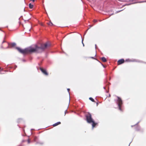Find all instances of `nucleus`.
<instances>
[{
	"mask_svg": "<svg viewBox=\"0 0 146 146\" xmlns=\"http://www.w3.org/2000/svg\"><path fill=\"white\" fill-rule=\"evenodd\" d=\"M48 24L50 26H52L53 25V23L51 22H50L49 23H48Z\"/></svg>",
	"mask_w": 146,
	"mask_h": 146,
	"instance_id": "nucleus-12",
	"label": "nucleus"
},
{
	"mask_svg": "<svg viewBox=\"0 0 146 146\" xmlns=\"http://www.w3.org/2000/svg\"><path fill=\"white\" fill-rule=\"evenodd\" d=\"M101 64L104 68H105V67L102 64Z\"/></svg>",
	"mask_w": 146,
	"mask_h": 146,
	"instance_id": "nucleus-22",
	"label": "nucleus"
},
{
	"mask_svg": "<svg viewBox=\"0 0 146 146\" xmlns=\"http://www.w3.org/2000/svg\"><path fill=\"white\" fill-rule=\"evenodd\" d=\"M29 7L30 9H32L34 7V5H32L31 3H30L29 4Z\"/></svg>",
	"mask_w": 146,
	"mask_h": 146,
	"instance_id": "nucleus-9",
	"label": "nucleus"
},
{
	"mask_svg": "<svg viewBox=\"0 0 146 146\" xmlns=\"http://www.w3.org/2000/svg\"><path fill=\"white\" fill-rule=\"evenodd\" d=\"M30 30H31V29H29V31H30Z\"/></svg>",
	"mask_w": 146,
	"mask_h": 146,
	"instance_id": "nucleus-29",
	"label": "nucleus"
},
{
	"mask_svg": "<svg viewBox=\"0 0 146 146\" xmlns=\"http://www.w3.org/2000/svg\"><path fill=\"white\" fill-rule=\"evenodd\" d=\"M95 48H96V44H95Z\"/></svg>",
	"mask_w": 146,
	"mask_h": 146,
	"instance_id": "nucleus-26",
	"label": "nucleus"
},
{
	"mask_svg": "<svg viewBox=\"0 0 146 146\" xmlns=\"http://www.w3.org/2000/svg\"><path fill=\"white\" fill-rule=\"evenodd\" d=\"M83 39L82 38V44H83V46H84V43L83 42Z\"/></svg>",
	"mask_w": 146,
	"mask_h": 146,
	"instance_id": "nucleus-14",
	"label": "nucleus"
},
{
	"mask_svg": "<svg viewBox=\"0 0 146 146\" xmlns=\"http://www.w3.org/2000/svg\"><path fill=\"white\" fill-rule=\"evenodd\" d=\"M24 11H25V9H24Z\"/></svg>",
	"mask_w": 146,
	"mask_h": 146,
	"instance_id": "nucleus-31",
	"label": "nucleus"
},
{
	"mask_svg": "<svg viewBox=\"0 0 146 146\" xmlns=\"http://www.w3.org/2000/svg\"><path fill=\"white\" fill-rule=\"evenodd\" d=\"M5 42V40H3V42H2V43H4V42Z\"/></svg>",
	"mask_w": 146,
	"mask_h": 146,
	"instance_id": "nucleus-23",
	"label": "nucleus"
},
{
	"mask_svg": "<svg viewBox=\"0 0 146 146\" xmlns=\"http://www.w3.org/2000/svg\"><path fill=\"white\" fill-rule=\"evenodd\" d=\"M28 143H30V139H29L28 140Z\"/></svg>",
	"mask_w": 146,
	"mask_h": 146,
	"instance_id": "nucleus-16",
	"label": "nucleus"
},
{
	"mask_svg": "<svg viewBox=\"0 0 146 146\" xmlns=\"http://www.w3.org/2000/svg\"><path fill=\"white\" fill-rule=\"evenodd\" d=\"M133 125H131V127H133Z\"/></svg>",
	"mask_w": 146,
	"mask_h": 146,
	"instance_id": "nucleus-30",
	"label": "nucleus"
},
{
	"mask_svg": "<svg viewBox=\"0 0 146 146\" xmlns=\"http://www.w3.org/2000/svg\"><path fill=\"white\" fill-rule=\"evenodd\" d=\"M66 112H67V110H66L65 111V114H64V115H65L66 114Z\"/></svg>",
	"mask_w": 146,
	"mask_h": 146,
	"instance_id": "nucleus-20",
	"label": "nucleus"
},
{
	"mask_svg": "<svg viewBox=\"0 0 146 146\" xmlns=\"http://www.w3.org/2000/svg\"><path fill=\"white\" fill-rule=\"evenodd\" d=\"M86 116L87 122L89 123H92V128L93 129L97 123L95 122L92 117L90 113H88L86 115Z\"/></svg>",
	"mask_w": 146,
	"mask_h": 146,
	"instance_id": "nucleus-2",
	"label": "nucleus"
},
{
	"mask_svg": "<svg viewBox=\"0 0 146 146\" xmlns=\"http://www.w3.org/2000/svg\"><path fill=\"white\" fill-rule=\"evenodd\" d=\"M9 44V46H8L7 48H10L11 47H13L16 45V44L15 43H11L10 44Z\"/></svg>",
	"mask_w": 146,
	"mask_h": 146,
	"instance_id": "nucleus-6",
	"label": "nucleus"
},
{
	"mask_svg": "<svg viewBox=\"0 0 146 146\" xmlns=\"http://www.w3.org/2000/svg\"><path fill=\"white\" fill-rule=\"evenodd\" d=\"M140 127L139 126H138L136 128V130L139 131L140 129Z\"/></svg>",
	"mask_w": 146,
	"mask_h": 146,
	"instance_id": "nucleus-13",
	"label": "nucleus"
},
{
	"mask_svg": "<svg viewBox=\"0 0 146 146\" xmlns=\"http://www.w3.org/2000/svg\"><path fill=\"white\" fill-rule=\"evenodd\" d=\"M70 90V89H69V88H68L67 89V90H68V92L69 94H70V93L69 92V91Z\"/></svg>",
	"mask_w": 146,
	"mask_h": 146,
	"instance_id": "nucleus-18",
	"label": "nucleus"
},
{
	"mask_svg": "<svg viewBox=\"0 0 146 146\" xmlns=\"http://www.w3.org/2000/svg\"><path fill=\"white\" fill-rule=\"evenodd\" d=\"M104 89H105V87H104Z\"/></svg>",
	"mask_w": 146,
	"mask_h": 146,
	"instance_id": "nucleus-27",
	"label": "nucleus"
},
{
	"mask_svg": "<svg viewBox=\"0 0 146 146\" xmlns=\"http://www.w3.org/2000/svg\"><path fill=\"white\" fill-rule=\"evenodd\" d=\"M117 99L116 100V103L118 108L119 110L120 111H122V107L123 104V102L121 98L118 97H117Z\"/></svg>",
	"mask_w": 146,
	"mask_h": 146,
	"instance_id": "nucleus-3",
	"label": "nucleus"
},
{
	"mask_svg": "<svg viewBox=\"0 0 146 146\" xmlns=\"http://www.w3.org/2000/svg\"><path fill=\"white\" fill-rule=\"evenodd\" d=\"M124 62V60L123 59H121L117 61L118 65H120L123 63Z\"/></svg>",
	"mask_w": 146,
	"mask_h": 146,
	"instance_id": "nucleus-5",
	"label": "nucleus"
},
{
	"mask_svg": "<svg viewBox=\"0 0 146 146\" xmlns=\"http://www.w3.org/2000/svg\"><path fill=\"white\" fill-rule=\"evenodd\" d=\"M31 1H32L33 2H34L35 1V0H32Z\"/></svg>",
	"mask_w": 146,
	"mask_h": 146,
	"instance_id": "nucleus-24",
	"label": "nucleus"
},
{
	"mask_svg": "<svg viewBox=\"0 0 146 146\" xmlns=\"http://www.w3.org/2000/svg\"><path fill=\"white\" fill-rule=\"evenodd\" d=\"M110 94H109V97H110Z\"/></svg>",
	"mask_w": 146,
	"mask_h": 146,
	"instance_id": "nucleus-28",
	"label": "nucleus"
},
{
	"mask_svg": "<svg viewBox=\"0 0 146 146\" xmlns=\"http://www.w3.org/2000/svg\"><path fill=\"white\" fill-rule=\"evenodd\" d=\"M48 46H49V45L47 43H46L44 44H42L40 47H38L37 46L35 45V48L29 47L24 49H22L19 47H17L16 49L19 52L22 54L30 53L35 52H40L44 51Z\"/></svg>",
	"mask_w": 146,
	"mask_h": 146,
	"instance_id": "nucleus-1",
	"label": "nucleus"
},
{
	"mask_svg": "<svg viewBox=\"0 0 146 146\" xmlns=\"http://www.w3.org/2000/svg\"><path fill=\"white\" fill-rule=\"evenodd\" d=\"M36 139H37V137H34V141H36Z\"/></svg>",
	"mask_w": 146,
	"mask_h": 146,
	"instance_id": "nucleus-15",
	"label": "nucleus"
},
{
	"mask_svg": "<svg viewBox=\"0 0 146 146\" xmlns=\"http://www.w3.org/2000/svg\"><path fill=\"white\" fill-rule=\"evenodd\" d=\"M97 20H94V21H93V22L94 23H96V22H97Z\"/></svg>",
	"mask_w": 146,
	"mask_h": 146,
	"instance_id": "nucleus-17",
	"label": "nucleus"
},
{
	"mask_svg": "<svg viewBox=\"0 0 146 146\" xmlns=\"http://www.w3.org/2000/svg\"><path fill=\"white\" fill-rule=\"evenodd\" d=\"M40 70L44 74L46 75H48V73L45 70L42 68H40Z\"/></svg>",
	"mask_w": 146,
	"mask_h": 146,
	"instance_id": "nucleus-4",
	"label": "nucleus"
},
{
	"mask_svg": "<svg viewBox=\"0 0 146 146\" xmlns=\"http://www.w3.org/2000/svg\"><path fill=\"white\" fill-rule=\"evenodd\" d=\"M60 123L61 122H58L53 124V125L54 127H55L59 124H60Z\"/></svg>",
	"mask_w": 146,
	"mask_h": 146,
	"instance_id": "nucleus-8",
	"label": "nucleus"
},
{
	"mask_svg": "<svg viewBox=\"0 0 146 146\" xmlns=\"http://www.w3.org/2000/svg\"><path fill=\"white\" fill-rule=\"evenodd\" d=\"M102 61L104 62H106L107 61L106 59L104 57H103L102 58Z\"/></svg>",
	"mask_w": 146,
	"mask_h": 146,
	"instance_id": "nucleus-10",
	"label": "nucleus"
},
{
	"mask_svg": "<svg viewBox=\"0 0 146 146\" xmlns=\"http://www.w3.org/2000/svg\"><path fill=\"white\" fill-rule=\"evenodd\" d=\"M90 58H92V59H94V57H90Z\"/></svg>",
	"mask_w": 146,
	"mask_h": 146,
	"instance_id": "nucleus-21",
	"label": "nucleus"
},
{
	"mask_svg": "<svg viewBox=\"0 0 146 146\" xmlns=\"http://www.w3.org/2000/svg\"><path fill=\"white\" fill-rule=\"evenodd\" d=\"M122 11V10H120V11H117V13L119 12H120V11Z\"/></svg>",
	"mask_w": 146,
	"mask_h": 146,
	"instance_id": "nucleus-25",
	"label": "nucleus"
},
{
	"mask_svg": "<svg viewBox=\"0 0 146 146\" xmlns=\"http://www.w3.org/2000/svg\"><path fill=\"white\" fill-rule=\"evenodd\" d=\"M89 99L90 100H91L93 102H94V100L91 97L90 98H89Z\"/></svg>",
	"mask_w": 146,
	"mask_h": 146,
	"instance_id": "nucleus-11",
	"label": "nucleus"
},
{
	"mask_svg": "<svg viewBox=\"0 0 146 146\" xmlns=\"http://www.w3.org/2000/svg\"><path fill=\"white\" fill-rule=\"evenodd\" d=\"M93 26V25H90V28L88 29H89L91 27H92Z\"/></svg>",
	"mask_w": 146,
	"mask_h": 146,
	"instance_id": "nucleus-19",
	"label": "nucleus"
},
{
	"mask_svg": "<svg viewBox=\"0 0 146 146\" xmlns=\"http://www.w3.org/2000/svg\"><path fill=\"white\" fill-rule=\"evenodd\" d=\"M125 61H127V62H135V61H136L135 60H134V59H133V60H130V59H126Z\"/></svg>",
	"mask_w": 146,
	"mask_h": 146,
	"instance_id": "nucleus-7",
	"label": "nucleus"
}]
</instances>
